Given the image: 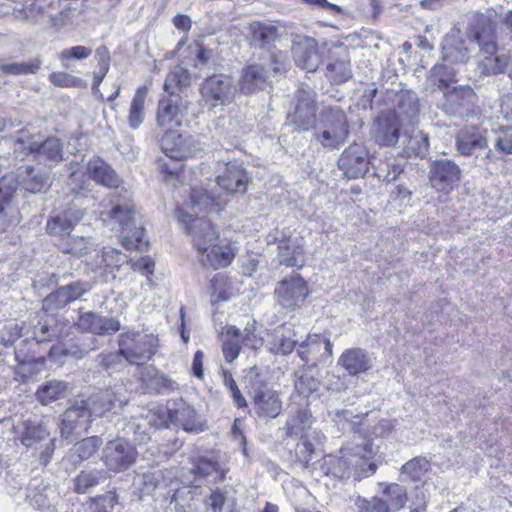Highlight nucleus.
<instances>
[{
	"label": "nucleus",
	"mask_w": 512,
	"mask_h": 512,
	"mask_svg": "<svg viewBox=\"0 0 512 512\" xmlns=\"http://www.w3.org/2000/svg\"><path fill=\"white\" fill-rule=\"evenodd\" d=\"M175 213L178 221L185 225L191 235L203 266L221 269L231 264L236 254L235 248L229 242L219 239L208 219L194 217L184 208H177Z\"/></svg>",
	"instance_id": "f257e3e1"
},
{
	"label": "nucleus",
	"mask_w": 512,
	"mask_h": 512,
	"mask_svg": "<svg viewBox=\"0 0 512 512\" xmlns=\"http://www.w3.org/2000/svg\"><path fill=\"white\" fill-rule=\"evenodd\" d=\"M378 452V445L371 439L355 438L352 446L344 447L339 455H328L324 458L323 469L327 475L344 479L353 475L355 480L373 475L377 465L373 458Z\"/></svg>",
	"instance_id": "f03ea898"
},
{
	"label": "nucleus",
	"mask_w": 512,
	"mask_h": 512,
	"mask_svg": "<svg viewBox=\"0 0 512 512\" xmlns=\"http://www.w3.org/2000/svg\"><path fill=\"white\" fill-rule=\"evenodd\" d=\"M13 15L32 24L62 25L71 15L67 0H24L12 7Z\"/></svg>",
	"instance_id": "7ed1b4c3"
},
{
	"label": "nucleus",
	"mask_w": 512,
	"mask_h": 512,
	"mask_svg": "<svg viewBox=\"0 0 512 512\" xmlns=\"http://www.w3.org/2000/svg\"><path fill=\"white\" fill-rule=\"evenodd\" d=\"M121 191L124 192V195L119 194L114 207L107 213V216L119 223L122 244L126 249H141L143 245L147 244L143 239L144 229L137 227L135 224V212L133 206L128 202L130 200V193L123 188H121Z\"/></svg>",
	"instance_id": "20e7f679"
},
{
	"label": "nucleus",
	"mask_w": 512,
	"mask_h": 512,
	"mask_svg": "<svg viewBox=\"0 0 512 512\" xmlns=\"http://www.w3.org/2000/svg\"><path fill=\"white\" fill-rule=\"evenodd\" d=\"M349 127L345 114L338 109H326L315 126L314 138L325 149H338L346 140Z\"/></svg>",
	"instance_id": "39448f33"
},
{
	"label": "nucleus",
	"mask_w": 512,
	"mask_h": 512,
	"mask_svg": "<svg viewBox=\"0 0 512 512\" xmlns=\"http://www.w3.org/2000/svg\"><path fill=\"white\" fill-rule=\"evenodd\" d=\"M14 150L34 154L38 160L47 161L50 164H57L64 159L63 144L57 137H48L39 141L35 136L27 132H19L15 141Z\"/></svg>",
	"instance_id": "423d86ee"
},
{
	"label": "nucleus",
	"mask_w": 512,
	"mask_h": 512,
	"mask_svg": "<svg viewBox=\"0 0 512 512\" xmlns=\"http://www.w3.org/2000/svg\"><path fill=\"white\" fill-rule=\"evenodd\" d=\"M442 111L450 116H472L478 112L477 95L469 85L447 87L443 90Z\"/></svg>",
	"instance_id": "0eeeda50"
},
{
	"label": "nucleus",
	"mask_w": 512,
	"mask_h": 512,
	"mask_svg": "<svg viewBox=\"0 0 512 512\" xmlns=\"http://www.w3.org/2000/svg\"><path fill=\"white\" fill-rule=\"evenodd\" d=\"M202 100L209 109L232 103L237 93L233 78L228 75H212L205 79L201 89Z\"/></svg>",
	"instance_id": "6e6552de"
},
{
	"label": "nucleus",
	"mask_w": 512,
	"mask_h": 512,
	"mask_svg": "<svg viewBox=\"0 0 512 512\" xmlns=\"http://www.w3.org/2000/svg\"><path fill=\"white\" fill-rule=\"evenodd\" d=\"M467 38L477 44L483 55H494L498 50L496 23L483 13H476L466 28Z\"/></svg>",
	"instance_id": "1a4fd4ad"
},
{
	"label": "nucleus",
	"mask_w": 512,
	"mask_h": 512,
	"mask_svg": "<svg viewBox=\"0 0 512 512\" xmlns=\"http://www.w3.org/2000/svg\"><path fill=\"white\" fill-rule=\"evenodd\" d=\"M189 104L187 96H182L179 93H171L162 97L157 109L158 126L167 130L180 127L188 112Z\"/></svg>",
	"instance_id": "9d476101"
},
{
	"label": "nucleus",
	"mask_w": 512,
	"mask_h": 512,
	"mask_svg": "<svg viewBox=\"0 0 512 512\" xmlns=\"http://www.w3.org/2000/svg\"><path fill=\"white\" fill-rule=\"evenodd\" d=\"M137 455L135 447L130 442L118 438L106 443L101 459L109 471L122 472L136 462Z\"/></svg>",
	"instance_id": "9b49d317"
},
{
	"label": "nucleus",
	"mask_w": 512,
	"mask_h": 512,
	"mask_svg": "<svg viewBox=\"0 0 512 512\" xmlns=\"http://www.w3.org/2000/svg\"><path fill=\"white\" fill-rule=\"evenodd\" d=\"M461 169L450 159H438L430 164L429 182L444 196L450 194L460 183Z\"/></svg>",
	"instance_id": "f8f14e48"
},
{
	"label": "nucleus",
	"mask_w": 512,
	"mask_h": 512,
	"mask_svg": "<svg viewBox=\"0 0 512 512\" xmlns=\"http://www.w3.org/2000/svg\"><path fill=\"white\" fill-rule=\"evenodd\" d=\"M222 352L257 351L262 348L263 341L258 338L252 327H246L241 332L236 326L226 325L220 332Z\"/></svg>",
	"instance_id": "ddd939ff"
},
{
	"label": "nucleus",
	"mask_w": 512,
	"mask_h": 512,
	"mask_svg": "<svg viewBox=\"0 0 512 512\" xmlns=\"http://www.w3.org/2000/svg\"><path fill=\"white\" fill-rule=\"evenodd\" d=\"M125 262H127V256L121 251L104 247L87 262V265L100 277L101 282L108 283L115 280L116 273Z\"/></svg>",
	"instance_id": "4468645a"
},
{
	"label": "nucleus",
	"mask_w": 512,
	"mask_h": 512,
	"mask_svg": "<svg viewBox=\"0 0 512 512\" xmlns=\"http://www.w3.org/2000/svg\"><path fill=\"white\" fill-rule=\"evenodd\" d=\"M374 163L368 156V151L363 144L353 143L348 146L338 159V167L347 178L357 179L363 177L369 165Z\"/></svg>",
	"instance_id": "2eb2a0df"
},
{
	"label": "nucleus",
	"mask_w": 512,
	"mask_h": 512,
	"mask_svg": "<svg viewBox=\"0 0 512 512\" xmlns=\"http://www.w3.org/2000/svg\"><path fill=\"white\" fill-rule=\"evenodd\" d=\"M295 99V109L288 114V121L296 130L307 131L315 124V92L309 87L301 88L297 91Z\"/></svg>",
	"instance_id": "dca6fc26"
},
{
	"label": "nucleus",
	"mask_w": 512,
	"mask_h": 512,
	"mask_svg": "<svg viewBox=\"0 0 512 512\" xmlns=\"http://www.w3.org/2000/svg\"><path fill=\"white\" fill-rule=\"evenodd\" d=\"M309 294L308 286L299 275L280 281L275 289L277 302L283 308H295L302 304Z\"/></svg>",
	"instance_id": "f3484780"
},
{
	"label": "nucleus",
	"mask_w": 512,
	"mask_h": 512,
	"mask_svg": "<svg viewBox=\"0 0 512 512\" xmlns=\"http://www.w3.org/2000/svg\"><path fill=\"white\" fill-rule=\"evenodd\" d=\"M292 54L297 66L308 72L316 71L321 63L317 41L308 36H298L293 40Z\"/></svg>",
	"instance_id": "a211bd4d"
},
{
	"label": "nucleus",
	"mask_w": 512,
	"mask_h": 512,
	"mask_svg": "<svg viewBox=\"0 0 512 512\" xmlns=\"http://www.w3.org/2000/svg\"><path fill=\"white\" fill-rule=\"evenodd\" d=\"M372 133L376 143L379 145H395L400 135V121L397 113L393 110L381 113L375 119Z\"/></svg>",
	"instance_id": "6ab92c4d"
},
{
	"label": "nucleus",
	"mask_w": 512,
	"mask_h": 512,
	"mask_svg": "<svg viewBox=\"0 0 512 512\" xmlns=\"http://www.w3.org/2000/svg\"><path fill=\"white\" fill-rule=\"evenodd\" d=\"M313 422L312 414L308 409V402L305 404L292 402L284 426L285 435L291 438L303 439L311 429Z\"/></svg>",
	"instance_id": "aec40b11"
},
{
	"label": "nucleus",
	"mask_w": 512,
	"mask_h": 512,
	"mask_svg": "<svg viewBox=\"0 0 512 512\" xmlns=\"http://www.w3.org/2000/svg\"><path fill=\"white\" fill-rule=\"evenodd\" d=\"M441 53L442 60L448 64H464L471 58V51L458 29H453L444 36Z\"/></svg>",
	"instance_id": "412c9836"
},
{
	"label": "nucleus",
	"mask_w": 512,
	"mask_h": 512,
	"mask_svg": "<svg viewBox=\"0 0 512 512\" xmlns=\"http://www.w3.org/2000/svg\"><path fill=\"white\" fill-rule=\"evenodd\" d=\"M90 412L84 399L76 400L62 415L60 432L62 437L68 438L74 430L86 428L90 422Z\"/></svg>",
	"instance_id": "4be33fe9"
},
{
	"label": "nucleus",
	"mask_w": 512,
	"mask_h": 512,
	"mask_svg": "<svg viewBox=\"0 0 512 512\" xmlns=\"http://www.w3.org/2000/svg\"><path fill=\"white\" fill-rule=\"evenodd\" d=\"M82 212L79 209L69 207L63 211L55 213L47 222L46 230L49 235L66 239L74 227L82 219Z\"/></svg>",
	"instance_id": "5701e85b"
},
{
	"label": "nucleus",
	"mask_w": 512,
	"mask_h": 512,
	"mask_svg": "<svg viewBox=\"0 0 512 512\" xmlns=\"http://www.w3.org/2000/svg\"><path fill=\"white\" fill-rule=\"evenodd\" d=\"M249 177L244 168L237 164H227L225 171L216 179L217 186L226 195L243 194L247 191Z\"/></svg>",
	"instance_id": "b1692460"
},
{
	"label": "nucleus",
	"mask_w": 512,
	"mask_h": 512,
	"mask_svg": "<svg viewBox=\"0 0 512 512\" xmlns=\"http://www.w3.org/2000/svg\"><path fill=\"white\" fill-rule=\"evenodd\" d=\"M164 134L160 138V145L165 155L171 159L180 160L191 155L193 138L183 137L173 130L163 129Z\"/></svg>",
	"instance_id": "393cba45"
},
{
	"label": "nucleus",
	"mask_w": 512,
	"mask_h": 512,
	"mask_svg": "<svg viewBox=\"0 0 512 512\" xmlns=\"http://www.w3.org/2000/svg\"><path fill=\"white\" fill-rule=\"evenodd\" d=\"M252 404L259 417L276 418L282 409L279 395L267 387L258 388L254 392Z\"/></svg>",
	"instance_id": "a878e982"
},
{
	"label": "nucleus",
	"mask_w": 512,
	"mask_h": 512,
	"mask_svg": "<svg viewBox=\"0 0 512 512\" xmlns=\"http://www.w3.org/2000/svg\"><path fill=\"white\" fill-rule=\"evenodd\" d=\"M227 200L222 194L214 195L207 190L194 187L191 190L189 209L196 215L198 213H218Z\"/></svg>",
	"instance_id": "bb28decb"
},
{
	"label": "nucleus",
	"mask_w": 512,
	"mask_h": 512,
	"mask_svg": "<svg viewBox=\"0 0 512 512\" xmlns=\"http://www.w3.org/2000/svg\"><path fill=\"white\" fill-rule=\"evenodd\" d=\"M86 173L89 178L107 188L117 190L121 187V178L112 167L101 158H91L87 163Z\"/></svg>",
	"instance_id": "cd10ccee"
},
{
	"label": "nucleus",
	"mask_w": 512,
	"mask_h": 512,
	"mask_svg": "<svg viewBox=\"0 0 512 512\" xmlns=\"http://www.w3.org/2000/svg\"><path fill=\"white\" fill-rule=\"evenodd\" d=\"M325 75L336 84L344 83L352 77L350 56L347 49L331 53L326 65Z\"/></svg>",
	"instance_id": "c85d7f7f"
},
{
	"label": "nucleus",
	"mask_w": 512,
	"mask_h": 512,
	"mask_svg": "<svg viewBox=\"0 0 512 512\" xmlns=\"http://www.w3.org/2000/svg\"><path fill=\"white\" fill-rule=\"evenodd\" d=\"M170 424L179 425L186 432L202 431L195 409L183 401L174 402L169 406Z\"/></svg>",
	"instance_id": "c756f323"
},
{
	"label": "nucleus",
	"mask_w": 512,
	"mask_h": 512,
	"mask_svg": "<svg viewBox=\"0 0 512 512\" xmlns=\"http://www.w3.org/2000/svg\"><path fill=\"white\" fill-rule=\"evenodd\" d=\"M486 146L487 139L484 132L474 126L462 129L456 137L457 151L463 156L474 155Z\"/></svg>",
	"instance_id": "7c9ffc66"
},
{
	"label": "nucleus",
	"mask_w": 512,
	"mask_h": 512,
	"mask_svg": "<svg viewBox=\"0 0 512 512\" xmlns=\"http://www.w3.org/2000/svg\"><path fill=\"white\" fill-rule=\"evenodd\" d=\"M77 327L91 333H110L120 329V323L115 318L103 317L94 312H86L79 316Z\"/></svg>",
	"instance_id": "2f4dec72"
},
{
	"label": "nucleus",
	"mask_w": 512,
	"mask_h": 512,
	"mask_svg": "<svg viewBox=\"0 0 512 512\" xmlns=\"http://www.w3.org/2000/svg\"><path fill=\"white\" fill-rule=\"evenodd\" d=\"M159 339L153 334H145L137 331H128L119 336L118 352H131L134 349H141L146 352H153L158 348Z\"/></svg>",
	"instance_id": "473e14b6"
},
{
	"label": "nucleus",
	"mask_w": 512,
	"mask_h": 512,
	"mask_svg": "<svg viewBox=\"0 0 512 512\" xmlns=\"http://www.w3.org/2000/svg\"><path fill=\"white\" fill-rule=\"evenodd\" d=\"M16 438L26 447L44 440L49 436V430L45 423L31 420L19 422L15 427Z\"/></svg>",
	"instance_id": "72a5a7b5"
},
{
	"label": "nucleus",
	"mask_w": 512,
	"mask_h": 512,
	"mask_svg": "<svg viewBox=\"0 0 512 512\" xmlns=\"http://www.w3.org/2000/svg\"><path fill=\"white\" fill-rule=\"evenodd\" d=\"M125 401L117 397L115 391L111 389L99 391L88 399H84V403L88 406L91 417L102 416L117 406H121Z\"/></svg>",
	"instance_id": "f704fd0d"
},
{
	"label": "nucleus",
	"mask_w": 512,
	"mask_h": 512,
	"mask_svg": "<svg viewBox=\"0 0 512 512\" xmlns=\"http://www.w3.org/2000/svg\"><path fill=\"white\" fill-rule=\"evenodd\" d=\"M102 445V439L98 436L87 437L77 442L64 458L65 462H70L76 467L81 462L92 457Z\"/></svg>",
	"instance_id": "c9c22d12"
},
{
	"label": "nucleus",
	"mask_w": 512,
	"mask_h": 512,
	"mask_svg": "<svg viewBox=\"0 0 512 512\" xmlns=\"http://www.w3.org/2000/svg\"><path fill=\"white\" fill-rule=\"evenodd\" d=\"M15 361L16 379L22 381L37 375L45 366V358L43 356L35 357L34 354H15Z\"/></svg>",
	"instance_id": "e433bc0d"
},
{
	"label": "nucleus",
	"mask_w": 512,
	"mask_h": 512,
	"mask_svg": "<svg viewBox=\"0 0 512 512\" xmlns=\"http://www.w3.org/2000/svg\"><path fill=\"white\" fill-rule=\"evenodd\" d=\"M267 71L261 65H250L245 68L239 80L240 91L251 94L264 89L266 85Z\"/></svg>",
	"instance_id": "4c0bfd02"
},
{
	"label": "nucleus",
	"mask_w": 512,
	"mask_h": 512,
	"mask_svg": "<svg viewBox=\"0 0 512 512\" xmlns=\"http://www.w3.org/2000/svg\"><path fill=\"white\" fill-rule=\"evenodd\" d=\"M303 248L297 239L288 238L278 245V259L280 264L287 267H301Z\"/></svg>",
	"instance_id": "58836bf2"
},
{
	"label": "nucleus",
	"mask_w": 512,
	"mask_h": 512,
	"mask_svg": "<svg viewBox=\"0 0 512 512\" xmlns=\"http://www.w3.org/2000/svg\"><path fill=\"white\" fill-rule=\"evenodd\" d=\"M19 177L24 189L30 193H42L48 188L49 176L46 172L35 171L33 166L20 169Z\"/></svg>",
	"instance_id": "ea45409f"
},
{
	"label": "nucleus",
	"mask_w": 512,
	"mask_h": 512,
	"mask_svg": "<svg viewBox=\"0 0 512 512\" xmlns=\"http://www.w3.org/2000/svg\"><path fill=\"white\" fill-rule=\"evenodd\" d=\"M18 187V182L13 175H6L0 180V217L13 218L17 212L11 205L12 197Z\"/></svg>",
	"instance_id": "a19ab883"
},
{
	"label": "nucleus",
	"mask_w": 512,
	"mask_h": 512,
	"mask_svg": "<svg viewBox=\"0 0 512 512\" xmlns=\"http://www.w3.org/2000/svg\"><path fill=\"white\" fill-rule=\"evenodd\" d=\"M56 245L61 252L76 257L88 255L95 247L91 237L82 236H68L66 239H60Z\"/></svg>",
	"instance_id": "79ce46f5"
},
{
	"label": "nucleus",
	"mask_w": 512,
	"mask_h": 512,
	"mask_svg": "<svg viewBox=\"0 0 512 512\" xmlns=\"http://www.w3.org/2000/svg\"><path fill=\"white\" fill-rule=\"evenodd\" d=\"M147 94L148 88L145 85L138 87L137 90L135 91V94L130 104L128 115L129 126L132 129L138 128L144 122L145 100Z\"/></svg>",
	"instance_id": "37998d69"
},
{
	"label": "nucleus",
	"mask_w": 512,
	"mask_h": 512,
	"mask_svg": "<svg viewBox=\"0 0 512 512\" xmlns=\"http://www.w3.org/2000/svg\"><path fill=\"white\" fill-rule=\"evenodd\" d=\"M68 385L64 381L52 380L40 386L36 391L37 400L47 405L52 401L63 398L66 395Z\"/></svg>",
	"instance_id": "c03bdc74"
},
{
	"label": "nucleus",
	"mask_w": 512,
	"mask_h": 512,
	"mask_svg": "<svg viewBox=\"0 0 512 512\" xmlns=\"http://www.w3.org/2000/svg\"><path fill=\"white\" fill-rule=\"evenodd\" d=\"M140 421L147 424L152 429L168 427L170 424V410L158 404H152L141 415Z\"/></svg>",
	"instance_id": "a18cd8bd"
},
{
	"label": "nucleus",
	"mask_w": 512,
	"mask_h": 512,
	"mask_svg": "<svg viewBox=\"0 0 512 512\" xmlns=\"http://www.w3.org/2000/svg\"><path fill=\"white\" fill-rule=\"evenodd\" d=\"M397 109L407 118L413 119L420 111L418 96L411 90H401L397 94Z\"/></svg>",
	"instance_id": "49530a36"
},
{
	"label": "nucleus",
	"mask_w": 512,
	"mask_h": 512,
	"mask_svg": "<svg viewBox=\"0 0 512 512\" xmlns=\"http://www.w3.org/2000/svg\"><path fill=\"white\" fill-rule=\"evenodd\" d=\"M297 379L294 384V394L292 400L295 402L296 397L308 399L319 388V382L313 375L306 372H298Z\"/></svg>",
	"instance_id": "de8ad7c7"
},
{
	"label": "nucleus",
	"mask_w": 512,
	"mask_h": 512,
	"mask_svg": "<svg viewBox=\"0 0 512 512\" xmlns=\"http://www.w3.org/2000/svg\"><path fill=\"white\" fill-rule=\"evenodd\" d=\"M509 65V57L506 55H486L478 65L481 75L490 76L503 73Z\"/></svg>",
	"instance_id": "09e8293b"
},
{
	"label": "nucleus",
	"mask_w": 512,
	"mask_h": 512,
	"mask_svg": "<svg viewBox=\"0 0 512 512\" xmlns=\"http://www.w3.org/2000/svg\"><path fill=\"white\" fill-rule=\"evenodd\" d=\"M104 479L105 472L102 470L94 469L81 471L74 479V490L77 493H85Z\"/></svg>",
	"instance_id": "8fccbe9b"
},
{
	"label": "nucleus",
	"mask_w": 512,
	"mask_h": 512,
	"mask_svg": "<svg viewBox=\"0 0 512 512\" xmlns=\"http://www.w3.org/2000/svg\"><path fill=\"white\" fill-rule=\"evenodd\" d=\"M190 83V73L183 67L177 66L166 76L164 90L168 94L177 93V90L187 87Z\"/></svg>",
	"instance_id": "3c124183"
},
{
	"label": "nucleus",
	"mask_w": 512,
	"mask_h": 512,
	"mask_svg": "<svg viewBox=\"0 0 512 512\" xmlns=\"http://www.w3.org/2000/svg\"><path fill=\"white\" fill-rule=\"evenodd\" d=\"M251 30L252 40L261 47L270 45L279 37L277 27L273 25L254 23Z\"/></svg>",
	"instance_id": "603ef678"
},
{
	"label": "nucleus",
	"mask_w": 512,
	"mask_h": 512,
	"mask_svg": "<svg viewBox=\"0 0 512 512\" xmlns=\"http://www.w3.org/2000/svg\"><path fill=\"white\" fill-rule=\"evenodd\" d=\"M339 364L345 368L350 375H356L370 368L369 360L365 354H342Z\"/></svg>",
	"instance_id": "864d4df0"
},
{
	"label": "nucleus",
	"mask_w": 512,
	"mask_h": 512,
	"mask_svg": "<svg viewBox=\"0 0 512 512\" xmlns=\"http://www.w3.org/2000/svg\"><path fill=\"white\" fill-rule=\"evenodd\" d=\"M96 58L98 60V71L93 75V93H99V86L105 78L110 68V55L106 47L101 46L96 50Z\"/></svg>",
	"instance_id": "5fc2aeb1"
},
{
	"label": "nucleus",
	"mask_w": 512,
	"mask_h": 512,
	"mask_svg": "<svg viewBox=\"0 0 512 512\" xmlns=\"http://www.w3.org/2000/svg\"><path fill=\"white\" fill-rule=\"evenodd\" d=\"M384 497V500L388 503L389 511H398L406 504L407 492L399 484H390L384 491Z\"/></svg>",
	"instance_id": "6e6d98bb"
},
{
	"label": "nucleus",
	"mask_w": 512,
	"mask_h": 512,
	"mask_svg": "<svg viewBox=\"0 0 512 512\" xmlns=\"http://www.w3.org/2000/svg\"><path fill=\"white\" fill-rule=\"evenodd\" d=\"M455 71L448 66V63L435 65L430 71V79L443 91L455 81Z\"/></svg>",
	"instance_id": "4d7b16f0"
},
{
	"label": "nucleus",
	"mask_w": 512,
	"mask_h": 512,
	"mask_svg": "<svg viewBox=\"0 0 512 512\" xmlns=\"http://www.w3.org/2000/svg\"><path fill=\"white\" fill-rule=\"evenodd\" d=\"M50 82L61 88H87V81L67 72H53L49 75Z\"/></svg>",
	"instance_id": "13d9d810"
},
{
	"label": "nucleus",
	"mask_w": 512,
	"mask_h": 512,
	"mask_svg": "<svg viewBox=\"0 0 512 512\" xmlns=\"http://www.w3.org/2000/svg\"><path fill=\"white\" fill-rule=\"evenodd\" d=\"M92 48L87 46H73L63 49L58 54V59L61 61L64 68H69L70 60H85L92 55Z\"/></svg>",
	"instance_id": "bf43d9fd"
},
{
	"label": "nucleus",
	"mask_w": 512,
	"mask_h": 512,
	"mask_svg": "<svg viewBox=\"0 0 512 512\" xmlns=\"http://www.w3.org/2000/svg\"><path fill=\"white\" fill-rule=\"evenodd\" d=\"M71 302L64 287L60 286L57 290L45 297L43 300V309L46 311H54L65 307Z\"/></svg>",
	"instance_id": "052dcab7"
},
{
	"label": "nucleus",
	"mask_w": 512,
	"mask_h": 512,
	"mask_svg": "<svg viewBox=\"0 0 512 512\" xmlns=\"http://www.w3.org/2000/svg\"><path fill=\"white\" fill-rule=\"evenodd\" d=\"M211 287V299L213 303L226 301L232 295V292L227 284V279L223 274H217L213 277L211 280Z\"/></svg>",
	"instance_id": "680f3d73"
},
{
	"label": "nucleus",
	"mask_w": 512,
	"mask_h": 512,
	"mask_svg": "<svg viewBox=\"0 0 512 512\" xmlns=\"http://www.w3.org/2000/svg\"><path fill=\"white\" fill-rule=\"evenodd\" d=\"M429 461L424 457H415L406 462L401 470L413 480H419L429 469Z\"/></svg>",
	"instance_id": "e2e57ef3"
},
{
	"label": "nucleus",
	"mask_w": 512,
	"mask_h": 512,
	"mask_svg": "<svg viewBox=\"0 0 512 512\" xmlns=\"http://www.w3.org/2000/svg\"><path fill=\"white\" fill-rule=\"evenodd\" d=\"M149 359L150 357L146 354H106L101 361V365L104 366L106 370H109L111 364L121 363L122 361L139 364V361Z\"/></svg>",
	"instance_id": "0e129e2a"
},
{
	"label": "nucleus",
	"mask_w": 512,
	"mask_h": 512,
	"mask_svg": "<svg viewBox=\"0 0 512 512\" xmlns=\"http://www.w3.org/2000/svg\"><path fill=\"white\" fill-rule=\"evenodd\" d=\"M357 505L360 512H390L388 503L384 498L373 497L371 500L358 499Z\"/></svg>",
	"instance_id": "69168bd1"
},
{
	"label": "nucleus",
	"mask_w": 512,
	"mask_h": 512,
	"mask_svg": "<svg viewBox=\"0 0 512 512\" xmlns=\"http://www.w3.org/2000/svg\"><path fill=\"white\" fill-rule=\"evenodd\" d=\"M117 502L116 494L109 492L97 498L92 504L91 509L94 512H112Z\"/></svg>",
	"instance_id": "338daca9"
},
{
	"label": "nucleus",
	"mask_w": 512,
	"mask_h": 512,
	"mask_svg": "<svg viewBox=\"0 0 512 512\" xmlns=\"http://www.w3.org/2000/svg\"><path fill=\"white\" fill-rule=\"evenodd\" d=\"M496 148L503 153L512 154V129H500L496 139Z\"/></svg>",
	"instance_id": "774afa93"
}]
</instances>
